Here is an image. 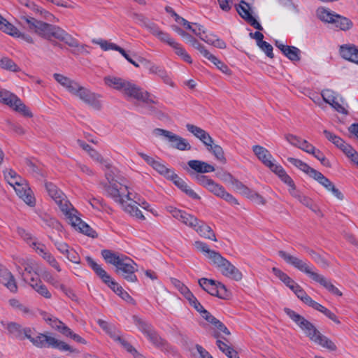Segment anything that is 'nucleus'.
Returning a JSON list of instances; mask_svg holds the SVG:
<instances>
[{"label": "nucleus", "mask_w": 358, "mask_h": 358, "mask_svg": "<svg viewBox=\"0 0 358 358\" xmlns=\"http://www.w3.org/2000/svg\"><path fill=\"white\" fill-rule=\"evenodd\" d=\"M77 213L76 210L73 208L69 211V213H66L65 215L67 219L69 220V223L76 230H78L80 232L94 238L97 236V234L94 230H93L87 224L83 222L79 217L76 215Z\"/></svg>", "instance_id": "obj_19"}, {"label": "nucleus", "mask_w": 358, "mask_h": 358, "mask_svg": "<svg viewBox=\"0 0 358 358\" xmlns=\"http://www.w3.org/2000/svg\"><path fill=\"white\" fill-rule=\"evenodd\" d=\"M287 161L303 172L306 173L309 176H311L313 172H314L315 170V169L310 167L308 164L299 159L288 157Z\"/></svg>", "instance_id": "obj_34"}, {"label": "nucleus", "mask_w": 358, "mask_h": 358, "mask_svg": "<svg viewBox=\"0 0 358 358\" xmlns=\"http://www.w3.org/2000/svg\"><path fill=\"white\" fill-rule=\"evenodd\" d=\"M317 15L318 17L323 22L332 23L334 22V18L336 16V13L325 8H318L317 10Z\"/></svg>", "instance_id": "obj_42"}, {"label": "nucleus", "mask_w": 358, "mask_h": 358, "mask_svg": "<svg viewBox=\"0 0 358 358\" xmlns=\"http://www.w3.org/2000/svg\"><path fill=\"white\" fill-rule=\"evenodd\" d=\"M310 177L313 178L316 181H317L323 187H324V185H327V183L329 182V180L322 173L317 170H315L314 172H313V174L311 175Z\"/></svg>", "instance_id": "obj_63"}, {"label": "nucleus", "mask_w": 358, "mask_h": 358, "mask_svg": "<svg viewBox=\"0 0 358 358\" xmlns=\"http://www.w3.org/2000/svg\"><path fill=\"white\" fill-rule=\"evenodd\" d=\"M55 39L65 43L70 47L77 48L79 45L78 41L60 27H59L56 33Z\"/></svg>", "instance_id": "obj_28"}, {"label": "nucleus", "mask_w": 358, "mask_h": 358, "mask_svg": "<svg viewBox=\"0 0 358 358\" xmlns=\"http://www.w3.org/2000/svg\"><path fill=\"white\" fill-rule=\"evenodd\" d=\"M213 264L216 265L222 275L227 278L236 281L241 280L243 278L242 273L221 255L214 262Z\"/></svg>", "instance_id": "obj_17"}, {"label": "nucleus", "mask_w": 358, "mask_h": 358, "mask_svg": "<svg viewBox=\"0 0 358 358\" xmlns=\"http://www.w3.org/2000/svg\"><path fill=\"white\" fill-rule=\"evenodd\" d=\"M86 261L96 275H98L105 284L117 295L121 294L123 291L122 287L117 282L112 280L110 275H108L99 264L95 262L94 259L89 256L86 257Z\"/></svg>", "instance_id": "obj_14"}, {"label": "nucleus", "mask_w": 358, "mask_h": 358, "mask_svg": "<svg viewBox=\"0 0 358 358\" xmlns=\"http://www.w3.org/2000/svg\"><path fill=\"white\" fill-rule=\"evenodd\" d=\"M132 320L138 330L141 331L154 345L160 348L162 350L166 352L170 350L171 346L166 341L159 336L150 323L137 315H133Z\"/></svg>", "instance_id": "obj_11"}, {"label": "nucleus", "mask_w": 358, "mask_h": 358, "mask_svg": "<svg viewBox=\"0 0 358 358\" xmlns=\"http://www.w3.org/2000/svg\"><path fill=\"white\" fill-rule=\"evenodd\" d=\"M211 324H213L214 327L217 329V331H215L218 332L220 334L221 332L227 336H229L231 334L227 327L219 320L216 319L214 321V322L212 323Z\"/></svg>", "instance_id": "obj_60"}, {"label": "nucleus", "mask_w": 358, "mask_h": 358, "mask_svg": "<svg viewBox=\"0 0 358 358\" xmlns=\"http://www.w3.org/2000/svg\"><path fill=\"white\" fill-rule=\"evenodd\" d=\"M313 280L318 283H320L322 286L325 287L329 292L331 293L341 296L342 293L329 280H327L325 277H324L322 275L318 274L317 273L316 274H313Z\"/></svg>", "instance_id": "obj_29"}, {"label": "nucleus", "mask_w": 358, "mask_h": 358, "mask_svg": "<svg viewBox=\"0 0 358 358\" xmlns=\"http://www.w3.org/2000/svg\"><path fill=\"white\" fill-rule=\"evenodd\" d=\"M289 193L294 197L297 198L299 199V201L304 206H306V207L309 208L310 209H311L313 211H316V206L315 205L313 201L305 196V195H302L298 191L295 190L294 192H291V190H289Z\"/></svg>", "instance_id": "obj_37"}, {"label": "nucleus", "mask_w": 358, "mask_h": 358, "mask_svg": "<svg viewBox=\"0 0 358 358\" xmlns=\"http://www.w3.org/2000/svg\"><path fill=\"white\" fill-rule=\"evenodd\" d=\"M4 178L8 183L15 189L19 197L21 198L27 204L30 206H34L35 205V198L25 180L22 178L21 176L17 174V173L12 169H9L4 172Z\"/></svg>", "instance_id": "obj_9"}, {"label": "nucleus", "mask_w": 358, "mask_h": 358, "mask_svg": "<svg viewBox=\"0 0 358 358\" xmlns=\"http://www.w3.org/2000/svg\"><path fill=\"white\" fill-rule=\"evenodd\" d=\"M323 134L329 141H331L343 151H344L345 146L349 145L348 144L345 143V142L341 138L327 129L323 131Z\"/></svg>", "instance_id": "obj_36"}, {"label": "nucleus", "mask_w": 358, "mask_h": 358, "mask_svg": "<svg viewBox=\"0 0 358 358\" xmlns=\"http://www.w3.org/2000/svg\"><path fill=\"white\" fill-rule=\"evenodd\" d=\"M284 312L294 323L298 325V327L311 341L330 350L334 351L336 350V345L327 336L322 334L315 325L306 320L303 316L289 308H285Z\"/></svg>", "instance_id": "obj_2"}, {"label": "nucleus", "mask_w": 358, "mask_h": 358, "mask_svg": "<svg viewBox=\"0 0 358 358\" xmlns=\"http://www.w3.org/2000/svg\"><path fill=\"white\" fill-rule=\"evenodd\" d=\"M114 171L115 170H110L106 172V177L108 182V184L105 186L107 194L112 197L115 202L119 203L126 213L139 220H144L145 217L138 208L135 204L132 203H127L124 201V196L127 200H132L131 193L129 192L127 185H122L118 181V177L115 176Z\"/></svg>", "instance_id": "obj_1"}, {"label": "nucleus", "mask_w": 358, "mask_h": 358, "mask_svg": "<svg viewBox=\"0 0 358 358\" xmlns=\"http://www.w3.org/2000/svg\"><path fill=\"white\" fill-rule=\"evenodd\" d=\"M343 152L346 154V155L351 158V160L356 164H358V153L355 151L352 147L350 145L348 146H345L344 148Z\"/></svg>", "instance_id": "obj_62"}, {"label": "nucleus", "mask_w": 358, "mask_h": 358, "mask_svg": "<svg viewBox=\"0 0 358 358\" xmlns=\"http://www.w3.org/2000/svg\"><path fill=\"white\" fill-rule=\"evenodd\" d=\"M180 221L192 229L196 227V224H199V220L195 216L190 215L185 211L183 212Z\"/></svg>", "instance_id": "obj_50"}, {"label": "nucleus", "mask_w": 358, "mask_h": 358, "mask_svg": "<svg viewBox=\"0 0 358 358\" xmlns=\"http://www.w3.org/2000/svg\"><path fill=\"white\" fill-rule=\"evenodd\" d=\"M327 190L331 192L334 196H335L337 199L339 200H343L344 198L343 194L341 193V192L337 189L334 183L329 180V182L327 183V185L324 187Z\"/></svg>", "instance_id": "obj_56"}, {"label": "nucleus", "mask_w": 358, "mask_h": 358, "mask_svg": "<svg viewBox=\"0 0 358 358\" xmlns=\"http://www.w3.org/2000/svg\"><path fill=\"white\" fill-rule=\"evenodd\" d=\"M186 128L188 131L192 133L203 143L206 150L211 152L217 160L222 163L226 162L223 149L220 145L214 143V140L207 131L191 124H187Z\"/></svg>", "instance_id": "obj_10"}, {"label": "nucleus", "mask_w": 358, "mask_h": 358, "mask_svg": "<svg viewBox=\"0 0 358 358\" xmlns=\"http://www.w3.org/2000/svg\"><path fill=\"white\" fill-rule=\"evenodd\" d=\"M272 272L277 278H278L282 282H283L289 289H290V287L294 285L296 283L287 274H286L282 271H281L280 269H279L276 267L272 268Z\"/></svg>", "instance_id": "obj_41"}, {"label": "nucleus", "mask_w": 358, "mask_h": 358, "mask_svg": "<svg viewBox=\"0 0 358 358\" xmlns=\"http://www.w3.org/2000/svg\"><path fill=\"white\" fill-rule=\"evenodd\" d=\"M104 83L107 86L122 92L128 99H134L144 103H156L150 98L151 95L148 92L129 80L119 77L106 76L104 78Z\"/></svg>", "instance_id": "obj_3"}, {"label": "nucleus", "mask_w": 358, "mask_h": 358, "mask_svg": "<svg viewBox=\"0 0 358 358\" xmlns=\"http://www.w3.org/2000/svg\"><path fill=\"white\" fill-rule=\"evenodd\" d=\"M185 41L187 43H189L192 47L197 49L203 57L206 55L205 52H209L206 49V48L203 45L199 43L198 41L190 34H189L187 38H185Z\"/></svg>", "instance_id": "obj_52"}, {"label": "nucleus", "mask_w": 358, "mask_h": 358, "mask_svg": "<svg viewBox=\"0 0 358 358\" xmlns=\"http://www.w3.org/2000/svg\"><path fill=\"white\" fill-rule=\"evenodd\" d=\"M17 97L16 95L7 90H0V101L10 107L15 102V99H16Z\"/></svg>", "instance_id": "obj_48"}, {"label": "nucleus", "mask_w": 358, "mask_h": 358, "mask_svg": "<svg viewBox=\"0 0 358 358\" xmlns=\"http://www.w3.org/2000/svg\"><path fill=\"white\" fill-rule=\"evenodd\" d=\"M94 43L99 44L102 50L107 51L109 50H113L115 51H118L120 49V47L115 43L108 42L106 40L100 39L97 41H93Z\"/></svg>", "instance_id": "obj_54"}, {"label": "nucleus", "mask_w": 358, "mask_h": 358, "mask_svg": "<svg viewBox=\"0 0 358 358\" xmlns=\"http://www.w3.org/2000/svg\"><path fill=\"white\" fill-rule=\"evenodd\" d=\"M233 187L241 194L248 196L250 193L251 189L246 187L243 182L237 179L233 178L231 180Z\"/></svg>", "instance_id": "obj_53"}, {"label": "nucleus", "mask_w": 358, "mask_h": 358, "mask_svg": "<svg viewBox=\"0 0 358 358\" xmlns=\"http://www.w3.org/2000/svg\"><path fill=\"white\" fill-rule=\"evenodd\" d=\"M104 83L107 86L122 92L128 99H134L144 103H156L150 98L151 95L148 92L129 80L119 77L106 76L104 78Z\"/></svg>", "instance_id": "obj_5"}, {"label": "nucleus", "mask_w": 358, "mask_h": 358, "mask_svg": "<svg viewBox=\"0 0 358 358\" xmlns=\"http://www.w3.org/2000/svg\"><path fill=\"white\" fill-rule=\"evenodd\" d=\"M321 95L322 96L323 100L327 103L330 104L331 102H334V100L337 99L336 97L339 94L337 92H336L331 90L327 89V90H324L322 92Z\"/></svg>", "instance_id": "obj_55"}, {"label": "nucleus", "mask_w": 358, "mask_h": 358, "mask_svg": "<svg viewBox=\"0 0 358 358\" xmlns=\"http://www.w3.org/2000/svg\"><path fill=\"white\" fill-rule=\"evenodd\" d=\"M101 253L106 262L115 266L116 273H121L127 281L135 282L138 280L135 274L137 265L130 257L107 249L102 250Z\"/></svg>", "instance_id": "obj_6"}, {"label": "nucleus", "mask_w": 358, "mask_h": 358, "mask_svg": "<svg viewBox=\"0 0 358 358\" xmlns=\"http://www.w3.org/2000/svg\"><path fill=\"white\" fill-rule=\"evenodd\" d=\"M196 248L200 252H203L204 255L211 261L213 264L214 262L217 259V258L220 256V253L215 252V250H210L208 245L201 241H196L194 243Z\"/></svg>", "instance_id": "obj_31"}, {"label": "nucleus", "mask_w": 358, "mask_h": 358, "mask_svg": "<svg viewBox=\"0 0 358 358\" xmlns=\"http://www.w3.org/2000/svg\"><path fill=\"white\" fill-rule=\"evenodd\" d=\"M188 166L196 173H206L213 172L215 168L213 166L199 160H189L187 162Z\"/></svg>", "instance_id": "obj_27"}, {"label": "nucleus", "mask_w": 358, "mask_h": 358, "mask_svg": "<svg viewBox=\"0 0 358 358\" xmlns=\"http://www.w3.org/2000/svg\"><path fill=\"white\" fill-rule=\"evenodd\" d=\"M212 336L217 338L216 344L220 351L223 353L226 352L231 346L228 345L226 343L221 341L220 338L225 340V338L221 336L218 332L214 331Z\"/></svg>", "instance_id": "obj_57"}, {"label": "nucleus", "mask_w": 358, "mask_h": 358, "mask_svg": "<svg viewBox=\"0 0 358 358\" xmlns=\"http://www.w3.org/2000/svg\"><path fill=\"white\" fill-rule=\"evenodd\" d=\"M6 329L13 336L22 340V331L24 328L20 324L16 322H9L7 324Z\"/></svg>", "instance_id": "obj_44"}, {"label": "nucleus", "mask_w": 358, "mask_h": 358, "mask_svg": "<svg viewBox=\"0 0 358 358\" xmlns=\"http://www.w3.org/2000/svg\"><path fill=\"white\" fill-rule=\"evenodd\" d=\"M153 134L157 136H164L171 143V147L179 150H189L192 147L185 138L172 133L170 131L156 128L153 130Z\"/></svg>", "instance_id": "obj_15"}, {"label": "nucleus", "mask_w": 358, "mask_h": 358, "mask_svg": "<svg viewBox=\"0 0 358 358\" xmlns=\"http://www.w3.org/2000/svg\"><path fill=\"white\" fill-rule=\"evenodd\" d=\"M1 19V20L0 22V29L10 36L19 38L21 35V32L14 25L8 22L6 19Z\"/></svg>", "instance_id": "obj_35"}, {"label": "nucleus", "mask_w": 358, "mask_h": 358, "mask_svg": "<svg viewBox=\"0 0 358 358\" xmlns=\"http://www.w3.org/2000/svg\"><path fill=\"white\" fill-rule=\"evenodd\" d=\"M200 236L212 240L213 241H217V238L215 234L211 227L206 224L204 222L199 220V224H196V227L193 228Z\"/></svg>", "instance_id": "obj_26"}, {"label": "nucleus", "mask_w": 358, "mask_h": 358, "mask_svg": "<svg viewBox=\"0 0 358 358\" xmlns=\"http://www.w3.org/2000/svg\"><path fill=\"white\" fill-rule=\"evenodd\" d=\"M45 189L48 195L59 206L60 210L64 215L69 213V211L73 208L72 205L66 200L64 194L52 182H45Z\"/></svg>", "instance_id": "obj_16"}, {"label": "nucleus", "mask_w": 358, "mask_h": 358, "mask_svg": "<svg viewBox=\"0 0 358 358\" xmlns=\"http://www.w3.org/2000/svg\"><path fill=\"white\" fill-rule=\"evenodd\" d=\"M19 23L29 32L34 33L44 39L52 41L53 45L61 46L57 41H52V38H55L59 26L38 20L28 15L21 16Z\"/></svg>", "instance_id": "obj_8"}, {"label": "nucleus", "mask_w": 358, "mask_h": 358, "mask_svg": "<svg viewBox=\"0 0 358 358\" xmlns=\"http://www.w3.org/2000/svg\"><path fill=\"white\" fill-rule=\"evenodd\" d=\"M334 24L336 27L342 31H347L351 29L353 26L352 22L348 17L340 15L338 14L335 16Z\"/></svg>", "instance_id": "obj_32"}, {"label": "nucleus", "mask_w": 358, "mask_h": 358, "mask_svg": "<svg viewBox=\"0 0 358 358\" xmlns=\"http://www.w3.org/2000/svg\"><path fill=\"white\" fill-rule=\"evenodd\" d=\"M341 57L358 64V48L355 45H343L340 47Z\"/></svg>", "instance_id": "obj_23"}, {"label": "nucleus", "mask_w": 358, "mask_h": 358, "mask_svg": "<svg viewBox=\"0 0 358 358\" xmlns=\"http://www.w3.org/2000/svg\"><path fill=\"white\" fill-rule=\"evenodd\" d=\"M206 55L204 57L211 62L214 65L217 66L218 69H220L222 72L227 75L231 74V70L229 67L219 59H217L214 55L211 54L210 52H205Z\"/></svg>", "instance_id": "obj_33"}, {"label": "nucleus", "mask_w": 358, "mask_h": 358, "mask_svg": "<svg viewBox=\"0 0 358 358\" xmlns=\"http://www.w3.org/2000/svg\"><path fill=\"white\" fill-rule=\"evenodd\" d=\"M53 77L71 94L78 96L84 103L96 110L101 109V103L99 100L101 96L99 94L92 92L90 90L80 85L75 80H73L62 74L55 73Z\"/></svg>", "instance_id": "obj_7"}, {"label": "nucleus", "mask_w": 358, "mask_h": 358, "mask_svg": "<svg viewBox=\"0 0 358 358\" xmlns=\"http://www.w3.org/2000/svg\"><path fill=\"white\" fill-rule=\"evenodd\" d=\"M301 50L294 46L286 47L284 55L292 62H298L300 60Z\"/></svg>", "instance_id": "obj_47"}, {"label": "nucleus", "mask_w": 358, "mask_h": 358, "mask_svg": "<svg viewBox=\"0 0 358 358\" xmlns=\"http://www.w3.org/2000/svg\"><path fill=\"white\" fill-rule=\"evenodd\" d=\"M26 7H27L31 10H32L35 14H40L41 15H43L46 19H48V17L53 16L48 11L45 10L44 9H43L41 7L36 5L33 1H30Z\"/></svg>", "instance_id": "obj_51"}, {"label": "nucleus", "mask_w": 358, "mask_h": 358, "mask_svg": "<svg viewBox=\"0 0 358 358\" xmlns=\"http://www.w3.org/2000/svg\"><path fill=\"white\" fill-rule=\"evenodd\" d=\"M304 250L310 256V257L317 264H321L322 266H328L327 260L322 257L319 253L308 247L303 246Z\"/></svg>", "instance_id": "obj_46"}, {"label": "nucleus", "mask_w": 358, "mask_h": 358, "mask_svg": "<svg viewBox=\"0 0 358 358\" xmlns=\"http://www.w3.org/2000/svg\"><path fill=\"white\" fill-rule=\"evenodd\" d=\"M104 83L107 86L122 92L128 99H134L144 103H156L150 98L151 95L148 92L129 80L119 77L106 76L104 78Z\"/></svg>", "instance_id": "obj_4"}, {"label": "nucleus", "mask_w": 358, "mask_h": 358, "mask_svg": "<svg viewBox=\"0 0 358 358\" xmlns=\"http://www.w3.org/2000/svg\"><path fill=\"white\" fill-rule=\"evenodd\" d=\"M91 157L96 161L97 162L100 163L101 164L103 165L106 169L107 171H109L110 170H113L114 169H112V166L109 162L106 159H105L97 151H96L94 149H90V153Z\"/></svg>", "instance_id": "obj_49"}, {"label": "nucleus", "mask_w": 358, "mask_h": 358, "mask_svg": "<svg viewBox=\"0 0 358 358\" xmlns=\"http://www.w3.org/2000/svg\"><path fill=\"white\" fill-rule=\"evenodd\" d=\"M199 286L209 294L220 299H226L230 296V292L222 283L214 280L202 278L199 280Z\"/></svg>", "instance_id": "obj_13"}, {"label": "nucleus", "mask_w": 358, "mask_h": 358, "mask_svg": "<svg viewBox=\"0 0 358 358\" xmlns=\"http://www.w3.org/2000/svg\"><path fill=\"white\" fill-rule=\"evenodd\" d=\"M208 190L213 193L215 196L221 198L225 189L222 185L214 181Z\"/></svg>", "instance_id": "obj_59"}, {"label": "nucleus", "mask_w": 358, "mask_h": 358, "mask_svg": "<svg viewBox=\"0 0 358 358\" xmlns=\"http://www.w3.org/2000/svg\"><path fill=\"white\" fill-rule=\"evenodd\" d=\"M10 107L13 108L15 111L21 113L25 117H31L33 116V114L30 110L18 97L15 99V102Z\"/></svg>", "instance_id": "obj_40"}, {"label": "nucleus", "mask_w": 358, "mask_h": 358, "mask_svg": "<svg viewBox=\"0 0 358 358\" xmlns=\"http://www.w3.org/2000/svg\"><path fill=\"white\" fill-rule=\"evenodd\" d=\"M0 67L13 72H18L20 71L18 66L8 57H3L0 59Z\"/></svg>", "instance_id": "obj_45"}, {"label": "nucleus", "mask_w": 358, "mask_h": 358, "mask_svg": "<svg viewBox=\"0 0 358 358\" xmlns=\"http://www.w3.org/2000/svg\"><path fill=\"white\" fill-rule=\"evenodd\" d=\"M236 9L241 17L255 29L259 31L263 29L262 25L250 13V6L246 1L241 0L240 3L236 6Z\"/></svg>", "instance_id": "obj_21"}, {"label": "nucleus", "mask_w": 358, "mask_h": 358, "mask_svg": "<svg viewBox=\"0 0 358 358\" xmlns=\"http://www.w3.org/2000/svg\"><path fill=\"white\" fill-rule=\"evenodd\" d=\"M252 151L257 157L267 167L273 163L271 159H273L272 155L269 151L261 145H254L252 147Z\"/></svg>", "instance_id": "obj_25"}, {"label": "nucleus", "mask_w": 358, "mask_h": 358, "mask_svg": "<svg viewBox=\"0 0 358 358\" xmlns=\"http://www.w3.org/2000/svg\"><path fill=\"white\" fill-rule=\"evenodd\" d=\"M285 138L291 145L298 148H299V146L303 140L297 136L290 134H286Z\"/></svg>", "instance_id": "obj_64"}, {"label": "nucleus", "mask_w": 358, "mask_h": 358, "mask_svg": "<svg viewBox=\"0 0 358 358\" xmlns=\"http://www.w3.org/2000/svg\"><path fill=\"white\" fill-rule=\"evenodd\" d=\"M33 345L38 348H52L61 351H69L73 353H79L76 348H73L66 343L61 341L52 336L44 334H39L36 337L31 339Z\"/></svg>", "instance_id": "obj_12"}, {"label": "nucleus", "mask_w": 358, "mask_h": 358, "mask_svg": "<svg viewBox=\"0 0 358 358\" xmlns=\"http://www.w3.org/2000/svg\"><path fill=\"white\" fill-rule=\"evenodd\" d=\"M278 255L289 265L292 266L299 271L305 273L308 275L312 279L313 278V274L317 273L312 271L311 267L309 264L303 260L298 258L297 257L293 256L285 251H278Z\"/></svg>", "instance_id": "obj_18"}, {"label": "nucleus", "mask_w": 358, "mask_h": 358, "mask_svg": "<svg viewBox=\"0 0 358 358\" xmlns=\"http://www.w3.org/2000/svg\"><path fill=\"white\" fill-rule=\"evenodd\" d=\"M0 282L3 284L10 292H16L17 287L12 273L0 264Z\"/></svg>", "instance_id": "obj_22"}, {"label": "nucleus", "mask_w": 358, "mask_h": 358, "mask_svg": "<svg viewBox=\"0 0 358 358\" xmlns=\"http://www.w3.org/2000/svg\"><path fill=\"white\" fill-rule=\"evenodd\" d=\"M183 192H185L187 195L195 200H199L201 197L193 190L187 184L180 178L176 173L174 174V176L171 180Z\"/></svg>", "instance_id": "obj_24"}, {"label": "nucleus", "mask_w": 358, "mask_h": 358, "mask_svg": "<svg viewBox=\"0 0 358 358\" xmlns=\"http://www.w3.org/2000/svg\"><path fill=\"white\" fill-rule=\"evenodd\" d=\"M41 315H42L43 319L48 324H50L53 329H55L56 330L59 331L62 334H64V329L68 328V327L59 319L45 312H42Z\"/></svg>", "instance_id": "obj_30"}, {"label": "nucleus", "mask_w": 358, "mask_h": 358, "mask_svg": "<svg viewBox=\"0 0 358 358\" xmlns=\"http://www.w3.org/2000/svg\"><path fill=\"white\" fill-rule=\"evenodd\" d=\"M195 180L197 181V182L206 187L207 189L210 187V186L213 184L214 180L209 178L206 176L203 175H196Z\"/></svg>", "instance_id": "obj_58"}, {"label": "nucleus", "mask_w": 358, "mask_h": 358, "mask_svg": "<svg viewBox=\"0 0 358 358\" xmlns=\"http://www.w3.org/2000/svg\"><path fill=\"white\" fill-rule=\"evenodd\" d=\"M258 46L262 51L265 52L267 57L273 58L274 55L273 53V47L270 43L263 41L262 42H260Z\"/></svg>", "instance_id": "obj_61"}, {"label": "nucleus", "mask_w": 358, "mask_h": 358, "mask_svg": "<svg viewBox=\"0 0 358 358\" xmlns=\"http://www.w3.org/2000/svg\"><path fill=\"white\" fill-rule=\"evenodd\" d=\"M336 99L334 100V102H331L329 104L337 112L347 115L348 113L347 107L348 104L345 101V100L340 95H338Z\"/></svg>", "instance_id": "obj_43"}, {"label": "nucleus", "mask_w": 358, "mask_h": 358, "mask_svg": "<svg viewBox=\"0 0 358 358\" xmlns=\"http://www.w3.org/2000/svg\"><path fill=\"white\" fill-rule=\"evenodd\" d=\"M152 167L169 180H171L174 174H176L173 170L168 169L164 164L158 161H156Z\"/></svg>", "instance_id": "obj_38"}, {"label": "nucleus", "mask_w": 358, "mask_h": 358, "mask_svg": "<svg viewBox=\"0 0 358 358\" xmlns=\"http://www.w3.org/2000/svg\"><path fill=\"white\" fill-rule=\"evenodd\" d=\"M34 275L35 277L31 275V268H25V273H23L24 279L25 280H29L30 286L41 296L45 299H50L52 297L50 292L36 273Z\"/></svg>", "instance_id": "obj_20"}, {"label": "nucleus", "mask_w": 358, "mask_h": 358, "mask_svg": "<svg viewBox=\"0 0 358 358\" xmlns=\"http://www.w3.org/2000/svg\"><path fill=\"white\" fill-rule=\"evenodd\" d=\"M139 61L142 64L145 66L146 69L149 70L150 73L156 74L159 77H161L163 76V74H164L165 70L163 68L153 64L149 60H147L144 58H140Z\"/></svg>", "instance_id": "obj_39"}]
</instances>
